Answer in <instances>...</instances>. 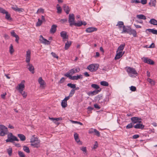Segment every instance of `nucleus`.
Instances as JSON below:
<instances>
[{"mask_svg":"<svg viewBox=\"0 0 157 157\" xmlns=\"http://www.w3.org/2000/svg\"><path fill=\"white\" fill-rule=\"evenodd\" d=\"M15 141H18L19 140L16 136L13 135L12 133H9L7 134V139L6 140V142H13Z\"/></svg>","mask_w":157,"mask_h":157,"instance_id":"1","label":"nucleus"},{"mask_svg":"<svg viewBox=\"0 0 157 157\" xmlns=\"http://www.w3.org/2000/svg\"><path fill=\"white\" fill-rule=\"evenodd\" d=\"M8 133L7 127L3 125L0 124V136H4Z\"/></svg>","mask_w":157,"mask_h":157,"instance_id":"2","label":"nucleus"},{"mask_svg":"<svg viewBox=\"0 0 157 157\" xmlns=\"http://www.w3.org/2000/svg\"><path fill=\"white\" fill-rule=\"evenodd\" d=\"M99 67V65L98 64L94 63L89 65L87 68L90 71L93 72L96 71Z\"/></svg>","mask_w":157,"mask_h":157,"instance_id":"3","label":"nucleus"},{"mask_svg":"<svg viewBox=\"0 0 157 157\" xmlns=\"http://www.w3.org/2000/svg\"><path fill=\"white\" fill-rule=\"evenodd\" d=\"M127 71L129 75L131 77H132L133 75H135L137 76L138 74L137 73L134 68L130 67H128Z\"/></svg>","mask_w":157,"mask_h":157,"instance_id":"4","label":"nucleus"},{"mask_svg":"<svg viewBox=\"0 0 157 157\" xmlns=\"http://www.w3.org/2000/svg\"><path fill=\"white\" fill-rule=\"evenodd\" d=\"M25 80H22L21 83L18 84L16 87V89L19 91V92H22V91L24 90L25 88Z\"/></svg>","mask_w":157,"mask_h":157,"instance_id":"5","label":"nucleus"},{"mask_svg":"<svg viewBox=\"0 0 157 157\" xmlns=\"http://www.w3.org/2000/svg\"><path fill=\"white\" fill-rule=\"evenodd\" d=\"M68 22L70 24V26L72 27L75 23V16L73 14H69V15Z\"/></svg>","mask_w":157,"mask_h":157,"instance_id":"6","label":"nucleus"},{"mask_svg":"<svg viewBox=\"0 0 157 157\" xmlns=\"http://www.w3.org/2000/svg\"><path fill=\"white\" fill-rule=\"evenodd\" d=\"M132 121L131 123L134 125L135 124L141 123V119L138 117H133L131 118Z\"/></svg>","mask_w":157,"mask_h":157,"instance_id":"7","label":"nucleus"},{"mask_svg":"<svg viewBox=\"0 0 157 157\" xmlns=\"http://www.w3.org/2000/svg\"><path fill=\"white\" fill-rule=\"evenodd\" d=\"M60 35L63 38V41L65 42L66 41V39H67L68 38V36L67 35V33L64 31H62L60 33Z\"/></svg>","mask_w":157,"mask_h":157,"instance_id":"8","label":"nucleus"},{"mask_svg":"<svg viewBox=\"0 0 157 157\" xmlns=\"http://www.w3.org/2000/svg\"><path fill=\"white\" fill-rule=\"evenodd\" d=\"M39 40L41 43L44 44L45 45H49L51 43L50 41H49L47 39L44 38L41 35H40V36Z\"/></svg>","mask_w":157,"mask_h":157,"instance_id":"9","label":"nucleus"},{"mask_svg":"<svg viewBox=\"0 0 157 157\" xmlns=\"http://www.w3.org/2000/svg\"><path fill=\"white\" fill-rule=\"evenodd\" d=\"M31 51L29 50L26 51L25 61L27 63H29L31 59Z\"/></svg>","mask_w":157,"mask_h":157,"instance_id":"10","label":"nucleus"},{"mask_svg":"<svg viewBox=\"0 0 157 157\" xmlns=\"http://www.w3.org/2000/svg\"><path fill=\"white\" fill-rule=\"evenodd\" d=\"M127 33L129 35H132L134 37H136L137 36V33L136 31L134 29H132L130 27L129 28V29Z\"/></svg>","mask_w":157,"mask_h":157,"instance_id":"11","label":"nucleus"},{"mask_svg":"<svg viewBox=\"0 0 157 157\" xmlns=\"http://www.w3.org/2000/svg\"><path fill=\"white\" fill-rule=\"evenodd\" d=\"M144 62L146 63L151 65H153L154 63V62L150 59H149L147 57H144Z\"/></svg>","mask_w":157,"mask_h":157,"instance_id":"12","label":"nucleus"},{"mask_svg":"<svg viewBox=\"0 0 157 157\" xmlns=\"http://www.w3.org/2000/svg\"><path fill=\"white\" fill-rule=\"evenodd\" d=\"M11 8L15 11L18 12L19 13L23 12L24 11V9L18 8L17 6H13Z\"/></svg>","mask_w":157,"mask_h":157,"instance_id":"13","label":"nucleus"},{"mask_svg":"<svg viewBox=\"0 0 157 157\" xmlns=\"http://www.w3.org/2000/svg\"><path fill=\"white\" fill-rule=\"evenodd\" d=\"M27 66L28 69L29 70V71L32 74H34L35 72L34 68L33 65L30 64V63H28L27 65Z\"/></svg>","mask_w":157,"mask_h":157,"instance_id":"14","label":"nucleus"},{"mask_svg":"<svg viewBox=\"0 0 157 157\" xmlns=\"http://www.w3.org/2000/svg\"><path fill=\"white\" fill-rule=\"evenodd\" d=\"M97 30V28L93 27H89L86 29V32L87 33H90Z\"/></svg>","mask_w":157,"mask_h":157,"instance_id":"15","label":"nucleus"},{"mask_svg":"<svg viewBox=\"0 0 157 157\" xmlns=\"http://www.w3.org/2000/svg\"><path fill=\"white\" fill-rule=\"evenodd\" d=\"M134 127L136 129H143L144 127V125L140 123H137L134 126Z\"/></svg>","mask_w":157,"mask_h":157,"instance_id":"16","label":"nucleus"},{"mask_svg":"<svg viewBox=\"0 0 157 157\" xmlns=\"http://www.w3.org/2000/svg\"><path fill=\"white\" fill-rule=\"evenodd\" d=\"M80 71L79 68H72L70 70V73L71 75H72L76 72H78Z\"/></svg>","mask_w":157,"mask_h":157,"instance_id":"17","label":"nucleus"},{"mask_svg":"<svg viewBox=\"0 0 157 157\" xmlns=\"http://www.w3.org/2000/svg\"><path fill=\"white\" fill-rule=\"evenodd\" d=\"M2 13L6 14L5 18L7 20H12V19L10 17V14L7 11L5 10Z\"/></svg>","mask_w":157,"mask_h":157,"instance_id":"18","label":"nucleus"},{"mask_svg":"<svg viewBox=\"0 0 157 157\" xmlns=\"http://www.w3.org/2000/svg\"><path fill=\"white\" fill-rule=\"evenodd\" d=\"M40 140H37L35 142L31 143V145L35 147L38 148L40 147Z\"/></svg>","mask_w":157,"mask_h":157,"instance_id":"19","label":"nucleus"},{"mask_svg":"<svg viewBox=\"0 0 157 157\" xmlns=\"http://www.w3.org/2000/svg\"><path fill=\"white\" fill-rule=\"evenodd\" d=\"M83 77L82 75H77V76H72L71 79L72 80H78V79H82Z\"/></svg>","mask_w":157,"mask_h":157,"instance_id":"20","label":"nucleus"},{"mask_svg":"<svg viewBox=\"0 0 157 157\" xmlns=\"http://www.w3.org/2000/svg\"><path fill=\"white\" fill-rule=\"evenodd\" d=\"M57 25H53L52 26L51 29L50 30V32L51 33H54L56 30Z\"/></svg>","mask_w":157,"mask_h":157,"instance_id":"21","label":"nucleus"},{"mask_svg":"<svg viewBox=\"0 0 157 157\" xmlns=\"http://www.w3.org/2000/svg\"><path fill=\"white\" fill-rule=\"evenodd\" d=\"M117 52V54L115 57V59H117L120 58L123 56L124 53H122L121 52Z\"/></svg>","mask_w":157,"mask_h":157,"instance_id":"22","label":"nucleus"},{"mask_svg":"<svg viewBox=\"0 0 157 157\" xmlns=\"http://www.w3.org/2000/svg\"><path fill=\"white\" fill-rule=\"evenodd\" d=\"M63 8L64 11L67 14H68L70 12V9L68 6L66 5H64L63 6Z\"/></svg>","mask_w":157,"mask_h":157,"instance_id":"23","label":"nucleus"},{"mask_svg":"<svg viewBox=\"0 0 157 157\" xmlns=\"http://www.w3.org/2000/svg\"><path fill=\"white\" fill-rule=\"evenodd\" d=\"M127 27L128 28H127L125 27V25H124L123 28V30L122 31L121 33H127L129 29V28L130 27L129 26H127Z\"/></svg>","mask_w":157,"mask_h":157,"instance_id":"24","label":"nucleus"},{"mask_svg":"<svg viewBox=\"0 0 157 157\" xmlns=\"http://www.w3.org/2000/svg\"><path fill=\"white\" fill-rule=\"evenodd\" d=\"M125 46V44H121L119 47L118 48L117 52H118V51L121 52H122L123 49L124 48Z\"/></svg>","mask_w":157,"mask_h":157,"instance_id":"25","label":"nucleus"},{"mask_svg":"<svg viewBox=\"0 0 157 157\" xmlns=\"http://www.w3.org/2000/svg\"><path fill=\"white\" fill-rule=\"evenodd\" d=\"M124 25V22L121 21H119L117 22V24L116 25V26H117L118 27L119 29H120L122 28H123V26Z\"/></svg>","mask_w":157,"mask_h":157,"instance_id":"26","label":"nucleus"},{"mask_svg":"<svg viewBox=\"0 0 157 157\" xmlns=\"http://www.w3.org/2000/svg\"><path fill=\"white\" fill-rule=\"evenodd\" d=\"M74 137L75 140L78 143H79V142L81 143L78 135L76 133H74Z\"/></svg>","mask_w":157,"mask_h":157,"instance_id":"27","label":"nucleus"},{"mask_svg":"<svg viewBox=\"0 0 157 157\" xmlns=\"http://www.w3.org/2000/svg\"><path fill=\"white\" fill-rule=\"evenodd\" d=\"M148 31L150 33H151L153 34L157 35V30L154 29H146V31Z\"/></svg>","mask_w":157,"mask_h":157,"instance_id":"28","label":"nucleus"},{"mask_svg":"<svg viewBox=\"0 0 157 157\" xmlns=\"http://www.w3.org/2000/svg\"><path fill=\"white\" fill-rule=\"evenodd\" d=\"M71 44V41H67L65 44V49L67 50L68 49L69 47L70 46Z\"/></svg>","mask_w":157,"mask_h":157,"instance_id":"29","label":"nucleus"},{"mask_svg":"<svg viewBox=\"0 0 157 157\" xmlns=\"http://www.w3.org/2000/svg\"><path fill=\"white\" fill-rule=\"evenodd\" d=\"M17 136L20 138L21 140L24 141L25 140L26 138L25 136L22 134H18Z\"/></svg>","mask_w":157,"mask_h":157,"instance_id":"30","label":"nucleus"},{"mask_svg":"<svg viewBox=\"0 0 157 157\" xmlns=\"http://www.w3.org/2000/svg\"><path fill=\"white\" fill-rule=\"evenodd\" d=\"M38 82L41 86H43L45 83V82L42 79V78L41 77H40L38 79Z\"/></svg>","mask_w":157,"mask_h":157,"instance_id":"31","label":"nucleus"},{"mask_svg":"<svg viewBox=\"0 0 157 157\" xmlns=\"http://www.w3.org/2000/svg\"><path fill=\"white\" fill-rule=\"evenodd\" d=\"M149 22L154 25H157V21L154 18L151 19Z\"/></svg>","mask_w":157,"mask_h":157,"instance_id":"32","label":"nucleus"},{"mask_svg":"<svg viewBox=\"0 0 157 157\" xmlns=\"http://www.w3.org/2000/svg\"><path fill=\"white\" fill-rule=\"evenodd\" d=\"M136 17L139 19L145 20L146 19V17L143 14L137 15H136Z\"/></svg>","mask_w":157,"mask_h":157,"instance_id":"33","label":"nucleus"},{"mask_svg":"<svg viewBox=\"0 0 157 157\" xmlns=\"http://www.w3.org/2000/svg\"><path fill=\"white\" fill-rule=\"evenodd\" d=\"M40 140L38 139L37 137H35L33 136V137L31 139L30 142L31 143H32L34 142H35L37 140Z\"/></svg>","mask_w":157,"mask_h":157,"instance_id":"34","label":"nucleus"},{"mask_svg":"<svg viewBox=\"0 0 157 157\" xmlns=\"http://www.w3.org/2000/svg\"><path fill=\"white\" fill-rule=\"evenodd\" d=\"M101 90V89H100L99 90H95L93 91H91V96H93L94 95H95L99 93Z\"/></svg>","mask_w":157,"mask_h":157,"instance_id":"35","label":"nucleus"},{"mask_svg":"<svg viewBox=\"0 0 157 157\" xmlns=\"http://www.w3.org/2000/svg\"><path fill=\"white\" fill-rule=\"evenodd\" d=\"M147 81L148 82H149L152 85L154 86L155 85V81H154L152 79L150 78H148L147 79Z\"/></svg>","mask_w":157,"mask_h":157,"instance_id":"36","label":"nucleus"},{"mask_svg":"<svg viewBox=\"0 0 157 157\" xmlns=\"http://www.w3.org/2000/svg\"><path fill=\"white\" fill-rule=\"evenodd\" d=\"M23 150L27 153H29L30 152V151L29 147L26 146H23Z\"/></svg>","mask_w":157,"mask_h":157,"instance_id":"37","label":"nucleus"},{"mask_svg":"<svg viewBox=\"0 0 157 157\" xmlns=\"http://www.w3.org/2000/svg\"><path fill=\"white\" fill-rule=\"evenodd\" d=\"M91 87L96 90H98L100 89L99 86L96 84H93L91 85Z\"/></svg>","mask_w":157,"mask_h":157,"instance_id":"38","label":"nucleus"},{"mask_svg":"<svg viewBox=\"0 0 157 157\" xmlns=\"http://www.w3.org/2000/svg\"><path fill=\"white\" fill-rule=\"evenodd\" d=\"M82 25V21H78L77 22H75V23H74V25H75L76 26L79 27L81 26Z\"/></svg>","mask_w":157,"mask_h":157,"instance_id":"39","label":"nucleus"},{"mask_svg":"<svg viewBox=\"0 0 157 157\" xmlns=\"http://www.w3.org/2000/svg\"><path fill=\"white\" fill-rule=\"evenodd\" d=\"M56 9L57 10V13H60L62 12V8H61L59 6V5L57 4V5Z\"/></svg>","mask_w":157,"mask_h":157,"instance_id":"40","label":"nucleus"},{"mask_svg":"<svg viewBox=\"0 0 157 157\" xmlns=\"http://www.w3.org/2000/svg\"><path fill=\"white\" fill-rule=\"evenodd\" d=\"M100 84L103 86H109L108 83L105 81H102L101 82Z\"/></svg>","mask_w":157,"mask_h":157,"instance_id":"41","label":"nucleus"},{"mask_svg":"<svg viewBox=\"0 0 157 157\" xmlns=\"http://www.w3.org/2000/svg\"><path fill=\"white\" fill-rule=\"evenodd\" d=\"M61 105L63 108H65L67 106V102L63 100L61 102Z\"/></svg>","mask_w":157,"mask_h":157,"instance_id":"42","label":"nucleus"},{"mask_svg":"<svg viewBox=\"0 0 157 157\" xmlns=\"http://www.w3.org/2000/svg\"><path fill=\"white\" fill-rule=\"evenodd\" d=\"M67 86L71 88H72V89H75L76 87V85L75 84H73L71 83H68Z\"/></svg>","mask_w":157,"mask_h":157,"instance_id":"43","label":"nucleus"},{"mask_svg":"<svg viewBox=\"0 0 157 157\" xmlns=\"http://www.w3.org/2000/svg\"><path fill=\"white\" fill-rule=\"evenodd\" d=\"M155 0H151L149 3V4L151 6H155Z\"/></svg>","mask_w":157,"mask_h":157,"instance_id":"44","label":"nucleus"},{"mask_svg":"<svg viewBox=\"0 0 157 157\" xmlns=\"http://www.w3.org/2000/svg\"><path fill=\"white\" fill-rule=\"evenodd\" d=\"M133 126V124L131 122L126 126V128L127 129H128L132 128Z\"/></svg>","mask_w":157,"mask_h":157,"instance_id":"45","label":"nucleus"},{"mask_svg":"<svg viewBox=\"0 0 157 157\" xmlns=\"http://www.w3.org/2000/svg\"><path fill=\"white\" fill-rule=\"evenodd\" d=\"M8 153L10 156H11L12 154V149L11 148H9L7 150Z\"/></svg>","mask_w":157,"mask_h":157,"instance_id":"46","label":"nucleus"},{"mask_svg":"<svg viewBox=\"0 0 157 157\" xmlns=\"http://www.w3.org/2000/svg\"><path fill=\"white\" fill-rule=\"evenodd\" d=\"M18 154L20 157H25L24 153L21 151H18Z\"/></svg>","mask_w":157,"mask_h":157,"instance_id":"47","label":"nucleus"},{"mask_svg":"<svg viewBox=\"0 0 157 157\" xmlns=\"http://www.w3.org/2000/svg\"><path fill=\"white\" fill-rule=\"evenodd\" d=\"M42 20H40L39 18L38 19V21L36 23V26H40L42 24Z\"/></svg>","mask_w":157,"mask_h":157,"instance_id":"48","label":"nucleus"},{"mask_svg":"<svg viewBox=\"0 0 157 157\" xmlns=\"http://www.w3.org/2000/svg\"><path fill=\"white\" fill-rule=\"evenodd\" d=\"M14 52V50L13 48V46L12 44L10 45V52L11 54H12Z\"/></svg>","mask_w":157,"mask_h":157,"instance_id":"49","label":"nucleus"},{"mask_svg":"<svg viewBox=\"0 0 157 157\" xmlns=\"http://www.w3.org/2000/svg\"><path fill=\"white\" fill-rule=\"evenodd\" d=\"M70 74V71H69V72H67L66 74H65L64 76L67 77H68L69 79H71V78H72V76Z\"/></svg>","mask_w":157,"mask_h":157,"instance_id":"50","label":"nucleus"},{"mask_svg":"<svg viewBox=\"0 0 157 157\" xmlns=\"http://www.w3.org/2000/svg\"><path fill=\"white\" fill-rule=\"evenodd\" d=\"M75 90L74 89H72L71 90L69 94V95L71 97H72L73 94H75Z\"/></svg>","mask_w":157,"mask_h":157,"instance_id":"51","label":"nucleus"},{"mask_svg":"<svg viewBox=\"0 0 157 157\" xmlns=\"http://www.w3.org/2000/svg\"><path fill=\"white\" fill-rule=\"evenodd\" d=\"M94 135L97 136H98V137H99L100 136V132L98 131L96 129H94Z\"/></svg>","mask_w":157,"mask_h":157,"instance_id":"52","label":"nucleus"},{"mask_svg":"<svg viewBox=\"0 0 157 157\" xmlns=\"http://www.w3.org/2000/svg\"><path fill=\"white\" fill-rule=\"evenodd\" d=\"M61 119V118H55V120H54L53 122L54 123L56 124H58L59 123H58V121H59V120H60Z\"/></svg>","mask_w":157,"mask_h":157,"instance_id":"53","label":"nucleus"},{"mask_svg":"<svg viewBox=\"0 0 157 157\" xmlns=\"http://www.w3.org/2000/svg\"><path fill=\"white\" fill-rule=\"evenodd\" d=\"M44 9L42 8H40L39 9L37 10V12L36 13H44Z\"/></svg>","mask_w":157,"mask_h":157,"instance_id":"54","label":"nucleus"},{"mask_svg":"<svg viewBox=\"0 0 157 157\" xmlns=\"http://www.w3.org/2000/svg\"><path fill=\"white\" fill-rule=\"evenodd\" d=\"M21 94L24 98H25L27 95V94L24 91H22V92H19Z\"/></svg>","mask_w":157,"mask_h":157,"instance_id":"55","label":"nucleus"},{"mask_svg":"<svg viewBox=\"0 0 157 157\" xmlns=\"http://www.w3.org/2000/svg\"><path fill=\"white\" fill-rule=\"evenodd\" d=\"M130 90L132 91H135L136 90V88L133 86H131L130 87Z\"/></svg>","mask_w":157,"mask_h":157,"instance_id":"56","label":"nucleus"},{"mask_svg":"<svg viewBox=\"0 0 157 157\" xmlns=\"http://www.w3.org/2000/svg\"><path fill=\"white\" fill-rule=\"evenodd\" d=\"M11 35L13 37H16L18 35H17L14 31H13L10 33Z\"/></svg>","mask_w":157,"mask_h":157,"instance_id":"57","label":"nucleus"},{"mask_svg":"<svg viewBox=\"0 0 157 157\" xmlns=\"http://www.w3.org/2000/svg\"><path fill=\"white\" fill-rule=\"evenodd\" d=\"M94 129L93 128H90L89 130L88 133L90 134H92L94 133Z\"/></svg>","mask_w":157,"mask_h":157,"instance_id":"58","label":"nucleus"},{"mask_svg":"<svg viewBox=\"0 0 157 157\" xmlns=\"http://www.w3.org/2000/svg\"><path fill=\"white\" fill-rule=\"evenodd\" d=\"M131 2L132 3H140V2L139 0H132L131 1Z\"/></svg>","mask_w":157,"mask_h":157,"instance_id":"59","label":"nucleus"},{"mask_svg":"<svg viewBox=\"0 0 157 157\" xmlns=\"http://www.w3.org/2000/svg\"><path fill=\"white\" fill-rule=\"evenodd\" d=\"M51 54L52 56H53L54 57L56 58L57 59H58V56L56 55L55 53L53 52H52Z\"/></svg>","mask_w":157,"mask_h":157,"instance_id":"60","label":"nucleus"},{"mask_svg":"<svg viewBox=\"0 0 157 157\" xmlns=\"http://www.w3.org/2000/svg\"><path fill=\"white\" fill-rule=\"evenodd\" d=\"M64 80H65V78L64 77H62L60 79V80H59V83H63L64 82Z\"/></svg>","mask_w":157,"mask_h":157,"instance_id":"61","label":"nucleus"},{"mask_svg":"<svg viewBox=\"0 0 157 157\" xmlns=\"http://www.w3.org/2000/svg\"><path fill=\"white\" fill-rule=\"evenodd\" d=\"M94 107L95 108L98 109H100L101 108V107L97 104H94Z\"/></svg>","mask_w":157,"mask_h":157,"instance_id":"62","label":"nucleus"},{"mask_svg":"<svg viewBox=\"0 0 157 157\" xmlns=\"http://www.w3.org/2000/svg\"><path fill=\"white\" fill-rule=\"evenodd\" d=\"M139 137V135L137 134L134 135L132 136V138L134 139H136L138 138Z\"/></svg>","mask_w":157,"mask_h":157,"instance_id":"63","label":"nucleus"},{"mask_svg":"<svg viewBox=\"0 0 157 157\" xmlns=\"http://www.w3.org/2000/svg\"><path fill=\"white\" fill-rule=\"evenodd\" d=\"M140 2L142 4L144 5L147 3V0H141Z\"/></svg>","mask_w":157,"mask_h":157,"instance_id":"64","label":"nucleus"}]
</instances>
